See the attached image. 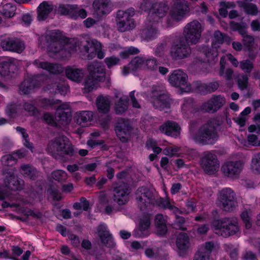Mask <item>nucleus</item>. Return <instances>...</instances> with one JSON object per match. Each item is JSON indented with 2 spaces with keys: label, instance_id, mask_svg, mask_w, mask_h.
<instances>
[{
  "label": "nucleus",
  "instance_id": "14",
  "mask_svg": "<svg viewBox=\"0 0 260 260\" xmlns=\"http://www.w3.org/2000/svg\"><path fill=\"white\" fill-rule=\"evenodd\" d=\"M245 161L243 160L228 161L223 164L221 170L225 176L236 178L243 171Z\"/></svg>",
  "mask_w": 260,
  "mask_h": 260
},
{
  "label": "nucleus",
  "instance_id": "27",
  "mask_svg": "<svg viewBox=\"0 0 260 260\" xmlns=\"http://www.w3.org/2000/svg\"><path fill=\"white\" fill-rule=\"evenodd\" d=\"M97 234L104 244L108 246L114 245L112 238L109 233V231L108 230L106 225L103 223L100 224L98 228Z\"/></svg>",
  "mask_w": 260,
  "mask_h": 260
},
{
  "label": "nucleus",
  "instance_id": "2",
  "mask_svg": "<svg viewBox=\"0 0 260 260\" xmlns=\"http://www.w3.org/2000/svg\"><path fill=\"white\" fill-rule=\"evenodd\" d=\"M190 132L191 137L194 141L204 145L213 144L218 138L214 119L210 120L202 125L197 134H194L192 130Z\"/></svg>",
  "mask_w": 260,
  "mask_h": 260
},
{
  "label": "nucleus",
  "instance_id": "43",
  "mask_svg": "<svg viewBox=\"0 0 260 260\" xmlns=\"http://www.w3.org/2000/svg\"><path fill=\"white\" fill-rule=\"evenodd\" d=\"M157 69V61L153 57H145L144 70L155 71Z\"/></svg>",
  "mask_w": 260,
  "mask_h": 260
},
{
  "label": "nucleus",
  "instance_id": "40",
  "mask_svg": "<svg viewBox=\"0 0 260 260\" xmlns=\"http://www.w3.org/2000/svg\"><path fill=\"white\" fill-rule=\"evenodd\" d=\"M251 112V109L250 107H246L240 114V115L234 118V121L240 126H243L246 123V121L248 119V115Z\"/></svg>",
  "mask_w": 260,
  "mask_h": 260
},
{
  "label": "nucleus",
  "instance_id": "39",
  "mask_svg": "<svg viewBox=\"0 0 260 260\" xmlns=\"http://www.w3.org/2000/svg\"><path fill=\"white\" fill-rule=\"evenodd\" d=\"M146 57L137 56L134 58L129 63V68L133 71L144 70Z\"/></svg>",
  "mask_w": 260,
  "mask_h": 260
},
{
  "label": "nucleus",
  "instance_id": "12",
  "mask_svg": "<svg viewBox=\"0 0 260 260\" xmlns=\"http://www.w3.org/2000/svg\"><path fill=\"white\" fill-rule=\"evenodd\" d=\"M46 46L49 52L56 53L63 51L62 47L64 44L65 40L57 31H51L49 35L46 37Z\"/></svg>",
  "mask_w": 260,
  "mask_h": 260
},
{
  "label": "nucleus",
  "instance_id": "54",
  "mask_svg": "<svg viewBox=\"0 0 260 260\" xmlns=\"http://www.w3.org/2000/svg\"><path fill=\"white\" fill-rule=\"evenodd\" d=\"M225 249L227 252H228L231 257L233 259H237L238 257L237 248L234 245L231 244H227L225 245Z\"/></svg>",
  "mask_w": 260,
  "mask_h": 260
},
{
  "label": "nucleus",
  "instance_id": "55",
  "mask_svg": "<svg viewBox=\"0 0 260 260\" xmlns=\"http://www.w3.org/2000/svg\"><path fill=\"white\" fill-rule=\"evenodd\" d=\"M139 52V50L134 47H130L124 50L120 53V56L122 58H126L129 55L136 54Z\"/></svg>",
  "mask_w": 260,
  "mask_h": 260
},
{
  "label": "nucleus",
  "instance_id": "48",
  "mask_svg": "<svg viewBox=\"0 0 260 260\" xmlns=\"http://www.w3.org/2000/svg\"><path fill=\"white\" fill-rule=\"evenodd\" d=\"M52 177L57 181H64L68 178V175L64 171L56 170L52 173Z\"/></svg>",
  "mask_w": 260,
  "mask_h": 260
},
{
  "label": "nucleus",
  "instance_id": "4",
  "mask_svg": "<svg viewBox=\"0 0 260 260\" xmlns=\"http://www.w3.org/2000/svg\"><path fill=\"white\" fill-rule=\"evenodd\" d=\"M89 76L85 79L84 88L89 92L97 88L105 77V69L101 63L94 62L88 66Z\"/></svg>",
  "mask_w": 260,
  "mask_h": 260
},
{
  "label": "nucleus",
  "instance_id": "15",
  "mask_svg": "<svg viewBox=\"0 0 260 260\" xmlns=\"http://www.w3.org/2000/svg\"><path fill=\"white\" fill-rule=\"evenodd\" d=\"M188 44L183 38L180 39L171 49V56L175 59H181L189 57L191 50Z\"/></svg>",
  "mask_w": 260,
  "mask_h": 260
},
{
  "label": "nucleus",
  "instance_id": "38",
  "mask_svg": "<svg viewBox=\"0 0 260 260\" xmlns=\"http://www.w3.org/2000/svg\"><path fill=\"white\" fill-rule=\"evenodd\" d=\"M16 10V8L15 5L8 3L3 5L0 12L5 17L10 18L15 15Z\"/></svg>",
  "mask_w": 260,
  "mask_h": 260
},
{
  "label": "nucleus",
  "instance_id": "6",
  "mask_svg": "<svg viewBox=\"0 0 260 260\" xmlns=\"http://www.w3.org/2000/svg\"><path fill=\"white\" fill-rule=\"evenodd\" d=\"M213 226L215 233L223 237L234 235L239 231V226L236 219L225 218L215 220L213 222Z\"/></svg>",
  "mask_w": 260,
  "mask_h": 260
},
{
  "label": "nucleus",
  "instance_id": "25",
  "mask_svg": "<svg viewBox=\"0 0 260 260\" xmlns=\"http://www.w3.org/2000/svg\"><path fill=\"white\" fill-rule=\"evenodd\" d=\"M54 9V6L51 2L44 1L38 7V19L43 21L47 19Z\"/></svg>",
  "mask_w": 260,
  "mask_h": 260
},
{
  "label": "nucleus",
  "instance_id": "33",
  "mask_svg": "<svg viewBox=\"0 0 260 260\" xmlns=\"http://www.w3.org/2000/svg\"><path fill=\"white\" fill-rule=\"evenodd\" d=\"M25 154L24 150H20L16 153L4 156L2 158V162L5 166H12L15 164L17 159L23 157Z\"/></svg>",
  "mask_w": 260,
  "mask_h": 260
},
{
  "label": "nucleus",
  "instance_id": "21",
  "mask_svg": "<svg viewBox=\"0 0 260 260\" xmlns=\"http://www.w3.org/2000/svg\"><path fill=\"white\" fill-rule=\"evenodd\" d=\"M129 193L127 185L124 183H122L114 189V201L118 205L125 204L129 200Z\"/></svg>",
  "mask_w": 260,
  "mask_h": 260
},
{
  "label": "nucleus",
  "instance_id": "64",
  "mask_svg": "<svg viewBox=\"0 0 260 260\" xmlns=\"http://www.w3.org/2000/svg\"><path fill=\"white\" fill-rule=\"evenodd\" d=\"M158 251L159 250L157 248H148L145 250V253L147 257L154 258L158 255Z\"/></svg>",
  "mask_w": 260,
  "mask_h": 260
},
{
  "label": "nucleus",
  "instance_id": "23",
  "mask_svg": "<svg viewBox=\"0 0 260 260\" xmlns=\"http://www.w3.org/2000/svg\"><path fill=\"white\" fill-rule=\"evenodd\" d=\"M176 245L177 252L180 255L185 254L190 246V242L188 235L185 233H179L176 238Z\"/></svg>",
  "mask_w": 260,
  "mask_h": 260
},
{
  "label": "nucleus",
  "instance_id": "1",
  "mask_svg": "<svg viewBox=\"0 0 260 260\" xmlns=\"http://www.w3.org/2000/svg\"><path fill=\"white\" fill-rule=\"evenodd\" d=\"M136 198L141 208L148 206L149 204L157 203L164 208L169 209L172 205L168 197L158 199L155 190L144 187H140L137 190Z\"/></svg>",
  "mask_w": 260,
  "mask_h": 260
},
{
  "label": "nucleus",
  "instance_id": "50",
  "mask_svg": "<svg viewBox=\"0 0 260 260\" xmlns=\"http://www.w3.org/2000/svg\"><path fill=\"white\" fill-rule=\"evenodd\" d=\"M146 147L148 149H151L155 153L159 154L162 149L157 146L156 142L153 139H149L146 142Z\"/></svg>",
  "mask_w": 260,
  "mask_h": 260
},
{
  "label": "nucleus",
  "instance_id": "51",
  "mask_svg": "<svg viewBox=\"0 0 260 260\" xmlns=\"http://www.w3.org/2000/svg\"><path fill=\"white\" fill-rule=\"evenodd\" d=\"M230 26L233 30H238L239 33L242 36L243 38L245 36H247L246 28L245 26H243L235 22H231L230 23Z\"/></svg>",
  "mask_w": 260,
  "mask_h": 260
},
{
  "label": "nucleus",
  "instance_id": "58",
  "mask_svg": "<svg viewBox=\"0 0 260 260\" xmlns=\"http://www.w3.org/2000/svg\"><path fill=\"white\" fill-rule=\"evenodd\" d=\"M14 43L12 46L14 48H16V50H12L11 51H15L18 53L21 52L25 48L24 43L16 38H13Z\"/></svg>",
  "mask_w": 260,
  "mask_h": 260
},
{
  "label": "nucleus",
  "instance_id": "29",
  "mask_svg": "<svg viewBox=\"0 0 260 260\" xmlns=\"http://www.w3.org/2000/svg\"><path fill=\"white\" fill-rule=\"evenodd\" d=\"M66 74L68 78L72 81L80 82L85 76V71L80 69L68 67L66 70Z\"/></svg>",
  "mask_w": 260,
  "mask_h": 260
},
{
  "label": "nucleus",
  "instance_id": "63",
  "mask_svg": "<svg viewBox=\"0 0 260 260\" xmlns=\"http://www.w3.org/2000/svg\"><path fill=\"white\" fill-rule=\"evenodd\" d=\"M23 106L24 109L31 115H36L38 113V110L31 103H25Z\"/></svg>",
  "mask_w": 260,
  "mask_h": 260
},
{
  "label": "nucleus",
  "instance_id": "34",
  "mask_svg": "<svg viewBox=\"0 0 260 260\" xmlns=\"http://www.w3.org/2000/svg\"><path fill=\"white\" fill-rule=\"evenodd\" d=\"M117 100L115 103V110L118 114L126 111L128 107V100L126 96L118 94L116 96Z\"/></svg>",
  "mask_w": 260,
  "mask_h": 260
},
{
  "label": "nucleus",
  "instance_id": "36",
  "mask_svg": "<svg viewBox=\"0 0 260 260\" xmlns=\"http://www.w3.org/2000/svg\"><path fill=\"white\" fill-rule=\"evenodd\" d=\"M249 170L255 175H260V152L253 154L249 164Z\"/></svg>",
  "mask_w": 260,
  "mask_h": 260
},
{
  "label": "nucleus",
  "instance_id": "32",
  "mask_svg": "<svg viewBox=\"0 0 260 260\" xmlns=\"http://www.w3.org/2000/svg\"><path fill=\"white\" fill-rule=\"evenodd\" d=\"M93 113L88 111H83L77 112L76 114V121L77 123L85 126L92 120Z\"/></svg>",
  "mask_w": 260,
  "mask_h": 260
},
{
  "label": "nucleus",
  "instance_id": "26",
  "mask_svg": "<svg viewBox=\"0 0 260 260\" xmlns=\"http://www.w3.org/2000/svg\"><path fill=\"white\" fill-rule=\"evenodd\" d=\"M131 127L127 121L122 120L117 124L115 131L121 141L126 142L131 132Z\"/></svg>",
  "mask_w": 260,
  "mask_h": 260
},
{
  "label": "nucleus",
  "instance_id": "37",
  "mask_svg": "<svg viewBox=\"0 0 260 260\" xmlns=\"http://www.w3.org/2000/svg\"><path fill=\"white\" fill-rule=\"evenodd\" d=\"M110 101L108 96H100L96 99V105L100 112L106 113L109 112Z\"/></svg>",
  "mask_w": 260,
  "mask_h": 260
},
{
  "label": "nucleus",
  "instance_id": "30",
  "mask_svg": "<svg viewBox=\"0 0 260 260\" xmlns=\"http://www.w3.org/2000/svg\"><path fill=\"white\" fill-rule=\"evenodd\" d=\"M34 64L38 68L46 70L51 73H59L62 71V68L59 64H52L48 62L42 61L38 59L35 60Z\"/></svg>",
  "mask_w": 260,
  "mask_h": 260
},
{
  "label": "nucleus",
  "instance_id": "59",
  "mask_svg": "<svg viewBox=\"0 0 260 260\" xmlns=\"http://www.w3.org/2000/svg\"><path fill=\"white\" fill-rule=\"evenodd\" d=\"M119 58L116 56H110L106 57L105 59V62L109 68L112 67L118 63Z\"/></svg>",
  "mask_w": 260,
  "mask_h": 260
},
{
  "label": "nucleus",
  "instance_id": "5",
  "mask_svg": "<svg viewBox=\"0 0 260 260\" xmlns=\"http://www.w3.org/2000/svg\"><path fill=\"white\" fill-rule=\"evenodd\" d=\"M189 12V7L185 1H177L170 8L169 15L166 18V23L164 26L166 27L173 26L176 22L184 18Z\"/></svg>",
  "mask_w": 260,
  "mask_h": 260
},
{
  "label": "nucleus",
  "instance_id": "61",
  "mask_svg": "<svg viewBox=\"0 0 260 260\" xmlns=\"http://www.w3.org/2000/svg\"><path fill=\"white\" fill-rule=\"evenodd\" d=\"M44 120L49 124L52 125H56V117L54 116L49 113H46L44 115Z\"/></svg>",
  "mask_w": 260,
  "mask_h": 260
},
{
  "label": "nucleus",
  "instance_id": "8",
  "mask_svg": "<svg viewBox=\"0 0 260 260\" xmlns=\"http://www.w3.org/2000/svg\"><path fill=\"white\" fill-rule=\"evenodd\" d=\"M203 27L197 20H193L188 23L183 29L184 39L188 43L197 44L201 38Z\"/></svg>",
  "mask_w": 260,
  "mask_h": 260
},
{
  "label": "nucleus",
  "instance_id": "7",
  "mask_svg": "<svg viewBox=\"0 0 260 260\" xmlns=\"http://www.w3.org/2000/svg\"><path fill=\"white\" fill-rule=\"evenodd\" d=\"M47 150L53 156L62 154H71L73 153V147L68 139L65 137H60L48 144Z\"/></svg>",
  "mask_w": 260,
  "mask_h": 260
},
{
  "label": "nucleus",
  "instance_id": "49",
  "mask_svg": "<svg viewBox=\"0 0 260 260\" xmlns=\"http://www.w3.org/2000/svg\"><path fill=\"white\" fill-rule=\"evenodd\" d=\"M16 130L18 132L21 134L22 137L23 138V144L28 148L32 150V144L29 142L28 135L25 132L24 129L20 127H17L16 128Z\"/></svg>",
  "mask_w": 260,
  "mask_h": 260
},
{
  "label": "nucleus",
  "instance_id": "17",
  "mask_svg": "<svg viewBox=\"0 0 260 260\" xmlns=\"http://www.w3.org/2000/svg\"><path fill=\"white\" fill-rule=\"evenodd\" d=\"M225 103L226 100L223 95H214L205 102L201 109L203 111L213 113L222 107Z\"/></svg>",
  "mask_w": 260,
  "mask_h": 260
},
{
  "label": "nucleus",
  "instance_id": "47",
  "mask_svg": "<svg viewBox=\"0 0 260 260\" xmlns=\"http://www.w3.org/2000/svg\"><path fill=\"white\" fill-rule=\"evenodd\" d=\"M218 83L216 82L210 83L207 85L204 84L200 87V90L203 92H213L215 91L218 87Z\"/></svg>",
  "mask_w": 260,
  "mask_h": 260
},
{
  "label": "nucleus",
  "instance_id": "62",
  "mask_svg": "<svg viewBox=\"0 0 260 260\" xmlns=\"http://www.w3.org/2000/svg\"><path fill=\"white\" fill-rule=\"evenodd\" d=\"M249 145L253 146H260V140L258 141L257 137L253 134L249 135L247 137Z\"/></svg>",
  "mask_w": 260,
  "mask_h": 260
},
{
  "label": "nucleus",
  "instance_id": "35",
  "mask_svg": "<svg viewBox=\"0 0 260 260\" xmlns=\"http://www.w3.org/2000/svg\"><path fill=\"white\" fill-rule=\"evenodd\" d=\"M6 186L13 190H18L21 189L23 186V181L19 180L17 177L14 175L7 176L5 180Z\"/></svg>",
  "mask_w": 260,
  "mask_h": 260
},
{
  "label": "nucleus",
  "instance_id": "18",
  "mask_svg": "<svg viewBox=\"0 0 260 260\" xmlns=\"http://www.w3.org/2000/svg\"><path fill=\"white\" fill-rule=\"evenodd\" d=\"M16 70L14 60L10 58L0 57V75L3 77H12Z\"/></svg>",
  "mask_w": 260,
  "mask_h": 260
},
{
  "label": "nucleus",
  "instance_id": "24",
  "mask_svg": "<svg viewBox=\"0 0 260 260\" xmlns=\"http://www.w3.org/2000/svg\"><path fill=\"white\" fill-rule=\"evenodd\" d=\"M87 45L85 46V51L91 53H97L98 57L102 59L105 57V53L102 50V45L97 40L88 39L86 41Z\"/></svg>",
  "mask_w": 260,
  "mask_h": 260
},
{
  "label": "nucleus",
  "instance_id": "57",
  "mask_svg": "<svg viewBox=\"0 0 260 260\" xmlns=\"http://www.w3.org/2000/svg\"><path fill=\"white\" fill-rule=\"evenodd\" d=\"M240 67L246 73H250L253 68V63L249 60H245L240 62Z\"/></svg>",
  "mask_w": 260,
  "mask_h": 260
},
{
  "label": "nucleus",
  "instance_id": "28",
  "mask_svg": "<svg viewBox=\"0 0 260 260\" xmlns=\"http://www.w3.org/2000/svg\"><path fill=\"white\" fill-rule=\"evenodd\" d=\"M180 129L177 123L171 121L165 123L159 127L161 133L174 137H177L179 135Z\"/></svg>",
  "mask_w": 260,
  "mask_h": 260
},
{
  "label": "nucleus",
  "instance_id": "52",
  "mask_svg": "<svg viewBox=\"0 0 260 260\" xmlns=\"http://www.w3.org/2000/svg\"><path fill=\"white\" fill-rule=\"evenodd\" d=\"M179 147L178 146L168 147L163 150L165 155L172 157L174 156H178V152L179 151Z\"/></svg>",
  "mask_w": 260,
  "mask_h": 260
},
{
  "label": "nucleus",
  "instance_id": "44",
  "mask_svg": "<svg viewBox=\"0 0 260 260\" xmlns=\"http://www.w3.org/2000/svg\"><path fill=\"white\" fill-rule=\"evenodd\" d=\"M60 101L59 100H50L49 99H43L41 101V106L44 108L51 107L52 108H57L59 107Z\"/></svg>",
  "mask_w": 260,
  "mask_h": 260
},
{
  "label": "nucleus",
  "instance_id": "46",
  "mask_svg": "<svg viewBox=\"0 0 260 260\" xmlns=\"http://www.w3.org/2000/svg\"><path fill=\"white\" fill-rule=\"evenodd\" d=\"M235 5L231 2H221L220 3V8L219 10L220 15L222 17H226L228 14V9L233 8Z\"/></svg>",
  "mask_w": 260,
  "mask_h": 260
},
{
  "label": "nucleus",
  "instance_id": "20",
  "mask_svg": "<svg viewBox=\"0 0 260 260\" xmlns=\"http://www.w3.org/2000/svg\"><path fill=\"white\" fill-rule=\"evenodd\" d=\"M150 226V217L148 215L142 216L140 218L138 228L134 231V235L136 238H142L149 235V229Z\"/></svg>",
  "mask_w": 260,
  "mask_h": 260
},
{
  "label": "nucleus",
  "instance_id": "60",
  "mask_svg": "<svg viewBox=\"0 0 260 260\" xmlns=\"http://www.w3.org/2000/svg\"><path fill=\"white\" fill-rule=\"evenodd\" d=\"M250 211H244L241 214V218L244 221L245 226L247 229H249L251 226V221L249 217Z\"/></svg>",
  "mask_w": 260,
  "mask_h": 260
},
{
  "label": "nucleus",
  "instance_id": "56",
  "mask_svg": "<svg viewBox=\"0 0 260 260\" xmlns=\"http://www.w3.org/2000/svg\"><path fill=\"white\" fill-rule=\"evenodd\" d=\"M243 8L248 14L251 15H256L258 13V9L255 5L253 4H244Z\"/></svg>",
  "mask_w": 260,
  "mask_h": 260
},
{
  "label": "nucleus",
  "instance_id": "3",
  "mask_svg": "<svg viewBox=\"0 0 260 260\" xmlns=\"http://www.w3.org/2000/svg\"><path fill=\"white\" fill-rule=\"evenodd\" d=\"M168 10V7L165 3L155 4L150 10L148 16L149 23L152 22H157L161 18L166 16ZM147 30L145 34L147 38L152 39L156 37L157 35V30L155 27H153L151 24H147Z\"/></svg>",
  "mask_w": 260,
  "mask_h": 260
},
{
  "label": "nucleus",
  "instance_id": "19",
  "mask_svg": "<svg viewBox=\"0 0 260 260\" xmlns=\"http://www.w3.org/2000/svg\"><path fill=\"white\" fill-rule=\"evenodd\" d=\"M225 39V37L219 31H216L212 38V51L210 50L208 52H206L205 55L208 58V61L210 59L214 60L218 56L217 48L222 44Z\"/></svg>",
  "mask_w": 260,
  "mask_h": 260
},
{
  "label": "nucleus",
  "instance_id": "31",
  "mask_svg": "<svg viewBox=\"0 0 260 260\" xmlns=\"http://www.w3.org/2000/svg\"><path fill=\"white\" fill-rule=\"evenodd\" d=\"M93 7L99 14H105L111 11V3L109 0H94Z\"/></svg>",
  "mask_w": 260,
  "mask_h": 260
},
{
  "label": "nucleus",
  "instance_id": "53",
  "mask_svg": "<svg viewBox=\"0 0 260 260\" xmlns=\"http://www.w3.org/2000/svg\"><path fill=\"white\" fill-rule=\"evenodd\" d=\"M14 43L13 38H8L2 40L1 46L5 50L12 51V50H16L12 46Z\"/></svg>",
  "mask_w": 260,
  "mask_h": 260
},
{
  "label": "nucleus",
  "instance_id": "13",
  "mask_svg": "<svg viewBox=\"0 0 260 260\" xmlns=\"http://www.w3.org/2000/svg\"><path fill=\"white\" fill-rule=\"evenodd\" d=\"M201 164L204 172L209 174H214L219 168V162L216 155L210 151L204 153Z\"/></svg>",
  "mask_w": 260,
  "mask_h": 260
},
{
  "label": "nucleus",
  "instance_id": "11",
  "mask_svg": "<svg viewBox=\"0 0 260 260\" xmlns=\"http://www.w3.org/2000/svg\"><path fill=\"white\" fill-rule=\"evenodd\" d=\"M162 87H158L153 89L148 96V100L150 101L155 108L164 110L170 105L169 99L165 94Z\"/></svg>",
  "mask_w": 260,
  "mask_h": 260
},
{
  "label": "nucleus",
  "instance_id": "45",
  "mask_svg": "<svg viewBox=\"0 0 260 260\" xmlns=\"http://www.w3.org/2000/svg\"><path fill=\"white\" fill-rule=\"evenodd\" d=\"M22 173L30 179H34V176L38 174L37 171L28 165H23L21 167Z\"/></svg>",
  "mask_w": 260,
  "mask_h": 260
},
{
  "label": "nucleus",
  "instance_id": "9",
  "mask_svg": "<svg viewBox=\"0 0 260 260\" xmlns=\"http://www.w3.org/2000/svg\"><path fill=\"white\" fill-rule=\"evenodd\" d=\"M135 10L133 8H129L123 11H118L117 14V27L118 29L124 32L130 30L135 26V23L133 19Z\"/></svg>",
  "mask_w": 260,
  "mask_h": 260
},
{
  "label": "nucleus",
  "instance_id": "16",
  "mask_svg": "<svg viewBox=\"0 0 260 260\" xmlns=\"http://www.w3.org/2000/svg\"><path fill=\"white\" fill-rule=\"evenodd\" d=\"M169 82L172 86L179 87L184 92H189L191 89L187 83V75L180 70L174 71L169 76Z\"/></svg>",
  "mask_w": 260,
  "mask_h": 260
},
{
  "label": "nucleus",
  "instance_id": "10",
  "mask_svg": "<svg viewBox=\"0 0 260 260\" xmlns=\"http://www.w3.org/2000/svg\"><path fill=\"white\" fill-rule=\"evenodd\" d=\"M218 200L223 210L231 211L237 206L234 192L230 188H225L218 192Z\"/></svg>",
  "mask_w": 260,
  "mask_h": 260
},
{
  "label": "nucleus",
  "instance_id": "42",
  "mask_svg": "<svg viewBox=\"0 0 260 260\" xmlns=\"http://www.w3.org/2000/svg\"><path fill=\"white\" fill-rule=\"evenodd\" d=\"M49 90L52 89V92L54 93H60L61 94L65 95L69 91V88L64 84H57L56 83L52 85H49L47 87Z\"/></svg>",
  "mask_w": 260,
  "mask_h": 260
},
{
  "label": "nucleus",
  "instance_id": "41",
  "mask_svg": "<svg viewBox=\"0 0 260 260\" xmlns=\"http://www.w3.org/2000/svg\"><path fill=\"white\" fill-rule=\"evenodd\" d=\"M34 87L32 81L29 79L25 80L20 85L19 92L21 94L29 93Z\"/></svg>",
  "mask_w": 260,
  "mask_h": 260
},
{
  "label": "nucleus",
  "instance_id": "22",
  "mask_svg": "<svg viewBox=\"0 0 260 260\" xmlns=\"http://www.w3.org/2000/svg\"><path fill=\"white\" fill-rule=\"evenodd\" d=\"M58 116L56 120L62 124H66L71 120V112L70 105L66 103L61 104L56 109Z\"/></svg>",
  "mask_w": 260,
  "mask_h": 260
}]
</instances>
